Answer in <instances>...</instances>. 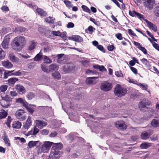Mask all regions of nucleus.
I'll return each instance as SVG.
<instances>
[{"label": "nucleus", "instance_id": "27", "mask_svg": "<svg viewBox=\"0 0 159 159\" xmlns=\"http://www.w3.org/2000/svg\"><path fill=\"white\" fill-rule=\"evenodd\" d=\"M39 143V141H30L28 143V146L29 148H31L32 147L36 146Z\"/></svg>", "mask_w": 159, "mask_h": 159}, {"label": "nucleus", "instance_id": "34", "mask_svg": "<svg viewBox=\"0 0 159 159\" xmlns=\"http://www.w3.org/2000/svg\"><path fill=\"white\" fill-rule=\"evenodd\" d=\"M149 137V134L146 132H143L141 135V137L143 139H146Z\"/></svg>", "mask_w": 159, "mask_h": 159}, {"label": "nucleus", "instance_id": "20", "mask_svg": "<svg viewBox=\"0 0 159 159\" xmlns=\"http://www.w3.org/2000/svg\"><path fill=\"white\" fill-rule=\"evenodd\" d=\"M49 72H52L54 71H56L58 69V66L56 64H52L50 65L48 67Z\"/></svg>", "mask_w": 159, "mask_h": 159}, {"label": "nucleus", "instance_id": "63", "mask_svg": "<svg viewBox=\"0 0 159 159\" xmlns=\"http://www.w3.org/2000/svg\"><path fill=\"white\" fill-rule=\"evenodd\" d=\"M97 47L98 49H99L100 51H102V52H105V51L103 48V47L101 45H98Z\"/></svg>", "mask_w": 159, "mask_h": 159}, {"label": "nucleus", "instance_id": "18", "mask_svg": "<svg viewBox=\"0 0 159 159\" xmlns=\"http://www.w3.org/2000/svg\"><path fill=\"white\" fill-rule=\"evenodd\" d=\"M2 66L7 69H10L12 67L13 64L8 60L3 61L2 62Z\"/></svg>", "mask_w": 159, "mask_h": 159}, {"label": "nucleus", "instance_id": "23", "mask_svg": "<svg viewBox=\"0 0 159 159\" xmlns=\"http://www.w3.org/2000/svg\"><path fill=\"white\" fill-rule=\"evenodd\" d=\"M151 124L154 127H159V119H153L151 122Z\"/></svg>", "mask_w": 159, "mask_h": 159}, {"label": "nucleus", "instance_id": "1", "mask_svg": "<svg viewBox=\"0 0 159 159\" xmlns=\"http://www.w3.org/2000/svg\"><path fill=\"white\" fill-rule=\"evenodd\" d=\"M26 40L23 36H18L15 38L11 43L12 48L16 52L22 50L25 44Z\"/></svg>", "mask_w": 159, "mask_h": 159}, {"label": "nucleus", "instance_id": "55", "mask_svg": "<svg viewBox=\"0 0 159 159\" xmlns=\"http://www.w3.org/2000/svg\"><path fill=\"white\" fill-rule=\"evenodd\" d=\"M22 74V72L20 70H18L12 73L11 75L16 76H19Z\"/></svg>", "mask_w": 159, "mask_h": 159}, {"label": "nucleus", "instance_id": "47", "mask_svg": "<svg viewBox=\"0 0 159 159\" xmlns=\"http://www.w3.org/2000/svg\"><path fill=\"white\" fill-rule=\"evenodd\" d=\"M64 2L66 6L68 8H70L72 7V5L71 4V2L67 0H65L64 1Z\"/></svg>", "mask_w": 159, "mask_h": 159}, {"label": "nucleus", "instance_id": "42", "mask_svg": "<svg viewBox=\"0 0 159 159\" xmlns=\"http://www.w3.org/2000/svg\"><path fill=\"white\" fill-rule=\"evenodd\" d=\"M7 113L5 111H2L0 113V119H2L4 118L7 116Z\"/></svg>", "mask_w": 159, "mask_h": 159}, {"label": "nucleus", "instance_id": "15", "mask_svg": "<svg viewBox=\"0 0 159 159\" xmlns=\"http://www.w3.org/2000/svg\"><path fill=\"white\" fill-rule=\"evenodd\" d=\"M98 78V77H88L86 79V82L88 84L92 85L95 84L97 82L95 80Z\"/></svg>", "mask_w": 159, "mask_h": 159}, {"label": "nucleus", "instance_id": "51", "mask_svg": "<svg viewBox=\"0 0 159 159\" xmlns=\"http://www.w3.org/2000/svg\"><path fill=\"white\" fill-rule=\"evenodd\" d=\"M137 12L136 11H129V14L132 17H136Z\"/></svg>", "mask_w": 159, "mask_h": 159}, {"label": "nucleus", "instance_id": "59", "mask_svg": "<svg viewBox=\"0 0 159 159\" xmlns=\"http://www.w3.org/2000/svg\"><path fill=\"white\" fill-rule=\"evenodd\" d=\"M115 75L118 77H123V75L120 71H117L115 72Z\"/></svg>", "mask_w": 159, "mask_h": 159}, {"label": "nucleus", "instance_id": "11", "mask_svg": "<svg viewBox=\"0 0 159 159\" xmlns=\"http://www.w3.org/2000/svg\"><path fill=\"white\" fill-rule=\"evenodd\" d=\"M35 124L36 126L39 128L42 129L47 125V122L45 121L40 120H35Z\"/></svg>", "mask_w": 159, "mask_h": 159}, {"label": "nucleus", "instance_id": "28", "mask_svg": "<svg viewBox=\"0 0 159 159\" xmlns=\"http://www.w3.org/2000/svg\"><path fill=\"white\" fill-rule=\"evenodd\" d=\"M37 43L34 41H31L30 42V45L29 46L28 49L29 50H32L35 47Z\"/></svg>", "mask_w": 159, "mask_h": 159}, {"label": "nucleus", "instance_id": "16", "mask_svg": "<svg viewBox=\"0 0 159 159\" xmlns=\"http://www.w3.org/2000/svg\"><path fill=\"white\" fill-rule=\"evenodd\" d=\"M74 65L71 63H69L65 66L64 70L65 71L66 70L67 72H70L73 70L75 69Z\"/></svg>", "mask_w": 159, "mask_h": 159}, {"label": "nucleus", "instance_id": "41", "mask_svg": "<svg viewBox=\"0 0 159 159\" xmlns=\"http://www.w3.org/2000/svg\"><path fill=\"white\" fill-rule=\"evenodd\" d=\"M14 71V70L11 71H5L4 73V78L6 79L7 78L8 76L12 75V74L11 73Z\"/></svg>", "mask_w": 159, "mask_h": 159}, {"label": "nucleus", "instance_id": "35", "mask_svg": "<svg viewBox=\"0 0 159 159\" xmlns=\"http://www.w3.org/2000/svg\"><path fill=\"white\" fill-rule=\"evenodd\" d=\"M93 68L95 69H99V70L102 71L106 70V69L103 66L96 65L93 66Z\"/></svg>", "mask_w": 159, "mask_h": 159}, {"label": "nucleus", "instance_id": "62", "mask_svg": "<svg viewBox=\"0 0 159 159\" xmlns=\"http://www.w3.org/2000/svg\"><path fill=\"white\" fill-rule=\"evenodd\" d=\"M1 9L3 11H9L8 7L6 6H2L1 7Z\"/></svg>", "mask_w": 159, "mask_h": 159}, {"label": "nucleus", "instance_id": "45", "mask_svg": "<svg viewBox=\"0 0 159 159\" xmlns=\"http://www.w3.org/2000/svg\"><path fill=\"white\" fill-rule=\"evenodd\" d=\"M81 7L83 10L84 11L89 13H90L91 11L86 6L84 5H82L81 6Z\"/></svg>", "mask_w": 159, "mask_h": 159}, {"label": "nucleus", "instance_id": "24", "mask_svg": "<svg viewBox=\"0 0 159 159\" xmlns=\"http://www.w3.org/2000/svg\"><path fill=\"white\" fill-rule=\"evenodd\" d=\"M21 124L18 121H15L13 123L12 126L14 129H19L20 128Z\"/></svg>", "mask_w": 159, "mask_h": 159}, {"label": "nucleus", "instance_id": "14", "mask_svg": "<svg viewBox=\"0 0 159 159\" xmlns=\"http://www.w3.org/2000/svg\"><path fill=\"white\" fill-rule=\"evenodd\" d=\"M32 125V122L31 120V118L29 116L26 122L23 125V127L25 129H28Z\"/></svg>", "mask_w": 159, "mask_h": 159}, {"label": "nucleus", "instance_id": "29", "mask_svg": "<svg viewBox=\"0 0 159 159\" xmlns=\"http://www.w3.org/2000/svg\"><path fill=\"white\" fill-rule=\"evenodd\" d=\"M26 30V29L24 27H19L15 29V31L20 33L25 31Z\"/></svg>", "mask_w": 159, "mask_h": 159}, {"label": "nucleus", "instance_id": "3", "mask_svg": "<svg viewBox=\"0 0 159 159\" xmlns=\"http://www.w3.org/2000/svg\"><path fill=\"white\" fill-rule=\"evenodd\" d=\"M52 143V142L49 141H45L43 143H39V150L38 151V154H39L42 152H45L48 151L50 149Z\"/></svg>", "mask_w": 159, "mask_h": 159}, {"label": "nucleus", "instance_id": "25", "mask_svg": "<svg viewBox=\"0 0 159 159\" xmlns=\"http://www.w3.org/2000/svg\"><path fill=\"white\" fill-rule=\"evenodd\" d=\"M16 102L21 103L23 106L25 107L28 106V103L24 100L21 98H19L16 100Z\"/></svg>", "mask_w": 159, "mask_h": 159}, {"label": "nucleus", "instance_id": "6", "mask_svg": "<svg viewBox=\"0 0 159 159\" xmlns=\"http://www.w3.org/2000/svg\"><path fill=\"white\" fill-rule=\"evenodd\" d=\"M29 7L32 8L33 9H36L38 13L41 16H46L47 13L46 11H43L42 8L38 7L37 6L33 5L32 4H30L29 5Z\"/></svg>", "mask_w": 159, "mask_h": 159}, {"label": "nucleus", "instance_id": "32", "mask_svg": "<svg viewBox=\"0 0 159 159\" xmlns=\"http://www.w3.org/2000/svg\"><path fill=\"white\" fill-rule=\"evenodd\" d=\"M42 53L39 52L34 57V60L35 61H39L41 60Z\"/></svg>", "mask_w": 159, "mask_h": 159}, {"label": "nucleus", "instance_id": "5", "mask_svg": "<svg viewBox=\"0 0 159 159\" xmlns=\"http://www.w3.org/2000/svg\"><path fill=\"white\" fill-rule=\"evenodd\" d=\"M112 87V84L111 83L105 81L101 84L100 88L102 91L107 92L111 90Z\"/></svg>", "mask_w": 159, "mask_h": 159}, {"label": "nucleus", "instance_id": "54", "mask_svg": "<svg viewBox=\"0 0 159 159\" xmlns=\"http://www.w3.org/2000/svg\"><path fill=\"white\" fill-rule=\"evenodd\" d=\"M51 50V48L49 46H47L43 48V51L44 52H49Z\"/></svg>", "mask_w": 159, "mask_h": 159}, {"label": "nucleus", "instance_id": "53", "mask_svg": "<svg viewBox=\"0 0 159 159\" xmlns=\"http://www.w3.org/2000/svg\"><path fill=\"white\" fill-rule=\"evenodd\" d=\"M42 98L45 100L49 99L50 101H51V99L50 98L49 96L47 94H43Z\"/></svg>", "mask_w": 159, "mask_h": 159}, {"label": "nucleus", "instance_id": "39", "mask_svg": "<svg viewBox=\"0 0 159 159\" xmlns=\"http://www.w3.org/2000/svg\"><path fill=\"white\" fill-rule=\"evenodd\" d=\"M35 96V94L32 92L29 93L26 96L27 98L28 99L30 100H32L33 98H34Z\"/></svg>", "mask_w": 159, "mask_h": 159}, {"label": "nucleus", "instance_id": "52", "mask_svg": "<svg viewBox=\"0 0 159 159\" xmlns=\"http://www.w3.org/2000/svg\"><path fill=\"white\" fill-rule=\"evenodd\" d=\"M52 33L56 36H60L61 35V33L59 31H52Z\"/></svg>", "mask_w": 159, "mask_h": 159}, {"label": "nucleus", "instance_id": "44", "mask_svg": "<svg viewBox=\"0 0 159 159\" xmlns=\"http://www.w3.org/2000/svg\"><path fill=\"white\" fill-rule=\"evenodd\" d=\"M5 56V52L1 48H0V59H3Z\"/></svg>", "mask_w": 159, "mask_h": 159}, {"label": "nucleus", "instance_id": "2", "mask_svg": "<svg viewBox=\"0 0 159 159\" xmlns=\"http://www.w3.org/2000/svg\"><path fill=\"white\" fill-rule=\"evenodd\" d=\"M52 149L54 151H52L50 155L51 157L56 159L59 158L61 156L62 153L61 151H60L63 148V145L61 143H53Z\"/></svg>", "mask_w": 159, "mask_h": 159}, {"label": "nucleus", "instance_id": "60", "mask_svg": "<svg viewBox=\"0 0 159 159\" xmlns=\"http://www.w3.org/2000/svg\"><path fill=\"white\" fill-rule=\"evenodd\" d=\"M116 37L119 40H122L123 37L122 36V34L120 33H118L115 35Z\"/></svg>", "mask_w": 159, "mask_h": 159}, {"label": "nucleus", "instance_id": "10", "mask_svg": "<svg viewBox=\"0 0 159 159\" xmlns=\"http://www.w3.org/2000/svg\"><path fill=\"white\" fill-rule=\"evenodd\" d=\"M115 126L117 128L121 129H125L127 127V125L123 121H118L116 123Z\"/></svg>", "mask_w": 159, "mask_h": 159}, {"label": "nucleus", "instance_id": "40", "mask_svg": "<svg viewBox=\"0 0 159 159\" xmlns=\"http://www.w3.org/2000/svg\"><path fill=\"white\" fill-rule=\"evenodd\" d=\"M154 12L156 16L159 17V4L155 8Z\"/></svg>", "mask_w": 159, "mask_h": 159}, {"label": "nucleus", "instance_id": "4", "mask_svg": "<svg viewBox=\"0 0 159 159\" xmlns=\"http://www.w3.org/2000/svg\"><path fill=\"white\" fill-rule=\"evenodd\" d=\"M127 92V90L125 88L121 87L119 84H117L114 90L115 95L117 97L124 96Z\"/></svg>", "mask_w": 159, "mask_h": 159}, {"label": "nucleus", "instance_id": "61", "mask_svg": "<svg viewBox=\"0 0 159 159\" xmlns=\"http://www.w3.org/2000/svg\"><path fill=\"white\" fill-rule=\"evenodd\" d=\"M41 134L43 135H47L48 133V131L46 129H44L41 131Z\"/></svg>", "mask_w": 159, "mask_h": 159}, {"label": "nucleus", "instance_id": "50", "mask_svg": "<svg viewBox=\"0 0 159 159\" xmlns=\"http://www.w3.org/2000/svg\"><path fill=\"white\" fill-rule=\"evenodd\" d=\"M41 68L42 70L44 72L49 73V69L48 70L44 65H41Z\"/></svg>", "mask_w": 159, "mask_h": 159}, {"label": "nucleus", "instance_id": "26", "mask_svg": "<svg viewBox=\"0 0 159 159\" xmlns=\"http://www.w3.org/2000/svg\"><path fill=\"white\" fill-rule=\"evenodd\" d=\"M1 106L4 108L8 107L11 105L10 102L2 99L1 102Z\"/></svg>", "mask_w": 159, "mask_h": 159}, {"label": "nucleus", "instance_id": "64", "mask_svg": "<svg viewBox=\"0 0 159 159\" xmlns=\"http://www.w3.org/2000/svg\"><path fill=\"white\" fill-rule=\"evenodd\" d=\"M153 47L157 50L159 51V45L156 43H153Z\"/></svg>", "mask_w": 159, "mask_h": 159}, {"label": "nucleus", "instance_id": "22", "mask_svg": "<svg viewBox=\"0 0 159 159\" xmlns=\"http://www.w3.org/2000/svg\"><path fill=\"white\" fill-rule=\"evenodd\" d=\"M18 80V79L16 78H11L8 80V84L9 85L13 86L16 82Z\"/></svg>", "mask_w": 159, "mask_h": 159}, {"label": "nucleus", "instance_id": "13", "mask_svg": "<svg viewBox=\"0 0 159 159\" xmlns=\"http://www.w3.org/2000/svg\"><path fill=\"white\" fill-rule=\"evenodd\" d=\"M10 38L9 36L5 37L2 43V46L4 49L8 48L9 43L10 41Z\"/></svg>", "mask_w": 159, "mask_h": 159}, {"label": "nucleus", "instance_id": "37", "mask_svg": "<svg viewBox=\"0 0 159 159\" xmlns=\"http://www.w3.org/2000/svg\"><path fill=\"white\" fill-rule=\"evenodd\" d=\"M151 144L149 143H143L140 145V147L141 148L146 149L151 146Z\"/></svg>", "mask_w": 159, "mask_h": 159}, {"label": "nucleus", "instance_id": "8", "mask_svg": "<svg viewBox=\"0 0 159 159\" xmlns=\"http://www.w3.org/2000/svg\"><path fill=\"white\" fill-rule=\"evenodd\" d=\"M150 104V102L148 101L141 102L139 104V107L140 109L143 111H145L148 110L146 106H149Z\"/></svg>", "mask_w": 159, "mask_h": 159}, {"label": "nucleus", "instance_id": "38", "mask_svg": "<svg viewBox=\"0 0 159 159\" xmlns=\"http://www.w3.org/2000/svg\"><path fill=\"white\" fill-rule=\"evenodd\" d=\"M7 86L6 85H2L0 86V92L4 93L5 92L7 89Z\"/></svg>", "mask_w": 159, "mask_h": 159}, {"label": "nucleus", "instance_id": "49", "mask_svg": "<svg viewBox=\"0 0 159 159\" xmlns=\"http://www.w3.org/2000/svg\"><path fill=\"white\" fill-rule=\"evenodd\" d=\"M136 17H137L140 20H145L143 18V15L137 12L136 15Z\"/></svg>", "mask_w": 159, "mask_h": 159}, {"label": "nucleus", "instance_id": "12", "mask_svg": "<svg viewBox=\"0 0 159 159\" xmlns=\"http://www.w3.org/2000/svg\"><path fill=\"white\" fill-rule=\"evenodd\" d=\"M15 89L20 94L25 93L26 91L25 88L21 84H17L15 86Z\"/></svg>", "mask_w": 159, "mask_h": 159}, {"label": "nucleus", "instance_id": "7", "mask_svg": "<svg viewBox=\"0 0 159 159\" xmlns=\"http://www.w3.org/2000/svg\"><path fill=\"white\" fill-rule=\"evenodd\" d=\"M24 113L23 110L20 109L16 111L15 113V116L16 117L20 120H23L26 119V116Z\"/></svg>", "mask_w": 159, "mask_h": 159}, {"label": "nucleus", "instance_id": "56", "mask_svg": "<svg viewBox=\"0 0 159 159\" xmlns=\"http://www.w3.org/2000/svg\"><path fill=\"white\" fill-rule=\"evenodd\" d=\"M139 49L141 51H142L144 54H147V52L146 49L143 47L141 46L140 47V48Z\"/></svg>", "mask_w": 159, "mask_h": 159}, {"label": "nucleus", "instance_id": "33", "mask_svg": "<svg viewBox=\"0 0 159 159\" xmlns=\"http://www.w3.org/2000/svg\"><path fill=\"white\" fill-rule=\"evenodd\" d=\"M55 19L54 18L49 16L45 19V21L46 22L48 23L53 24L54 23V21Z\"/></svg>", "mask_w": 159, "mask_h": 159}, {"label": "nucleus", "instance_id": "48", "mask_svg": "<svg viewBox=\"0 0 159 159\" xmlns=\"http://www.w3.org/2000/svg\"><path fill=\"white\" fill-rule=\"evenodd\" d=\"M39 131V129L37 128L36 126H34L33 129V135L37 134Z\"/></svg>", "mask_w": 159, "mask_h": 159}, {"label": "nucleus", "instance_id": "30", "mask_svg": "<svg viewBox=\"0 0 159 159\" xmlns=\"http://www.w3.org/2000/svg\"><path fill=\"white\" fill-rule=\"evenodd\" d=\"M3 139L6 146H10V141L6 134H4Z\"/></svg>", "mask_w": 159, "mask_h": 159}, {"label": "nucleus", "instance_id": "36", "mask_svg": "<svg viewBox=\"0 0 159 159\" xmlns=\"http://www.w3.org/2000/svg\"><path fill=\"white\" fill-rule=\"evenodd\" d=\"M43 60L44 62L47 64H50L52 62V60H51L49 57L46 56H43Z\"/></svg>", "mask_w": 159, "mask_h": 159}, {"label": "nucleus", "instance_id": "43", "mask_svg": "<svg viewBox=\"0 0 159 159\" xmlns=\"http://www.w3.org/2000/svg\"><path fill=\"white\" fill-rule=\"evenodd\" d=\"M136 84L140 87L141 88H143L144 89L147 91L148 85L147 84H143L141 83H138Z\"/></svg>", "mask_w": 159, "mask_h": 159}, {"label": "nucleus", "instance_id": "57", "mask_svg": "<svg viewBox=\"0 0 159 159\" xmlns=\"http://www.w3.org/2000/svg\"><path fill=\"white\" fill-rule=\"evenodd\" d=\"M108 50L110 51H112L115 48L113 45H111L109 46H108L107 47Z\"/></svg>", "mask_w": 159, "mask_h": 159}, {"label": "nucleus", "instance_id": "31", "mask_svg": "<svg viewBox=\"0 0 159 159\" xmlns=\"http://www.w3.org/2000/svg\"><path fill=\"white\" fill-rule=\"evenodd\" d=\"M52 75L53 79L55 80H59L61 78V75L59 73L57 72L52 74Z\"/></svg>", "mask_w": 159, "mask_h": 159}, {"label": "nucleus", "instance_id": "46", "mask_svg": "<svg viewBox=\"0 0 159 159\" xmlns=\"http://www.w3.org/2000/svg\"><path fill=\"white\" fill-rule=\"evenodd\" d=\"M2 99L9 102H11L12 100V98L9 97L8 95H6L4 97H2Z\"/></svg>", "mask_w": 159, "mask_h": 159}, {"label": "nucleus", "instance_id": "19", "mask_svg": "<svg viewBox=\"0 0 159 159\" xmlns=\"http://www.w3.org/2000/svg\"><path fill=\"white\" fill-rule=\"evenodd\" d=\"M9 57L10 60L12 61L18 62H19V59L16 57L14 54V53L12 52H10L9 54Z\"/></svg>", "mask_w": 159, "mask_h": 159}, {"label": "nucleus", "instance_id": "9", "mask_svg": "<svg viewBox=\"0 0 159 159\" xmlns=\"http://www.w3.org/2000/svg\"><path fill=\"white\" fill-rule=\"evenodd\" d=\"M144 3L146 7L149 10L152 9L156 5L155 0H144Z\"/></svg>", "mask_w": 159, "mask_h": 159}, {"label": "nucleus", "instance_id": "58", "mask_svg": "<svg viewBox=\"0 0 159 159\" xmlns=\"http://www.w3.org/2000/svg\"><path fill=\"white\" fill-rule=\"evenodd\" d=\"M10 95L11 97H14L16 96L17 93L15 91L13 90L10 91Z\"/></svg>", "mask_w": 159, "mask_h": 159}, {"label": "nucleus", "instance_id": "21", "mask_svg": "<svg viewBox=\"0 0 159 159\" xmlns=\"http://www.w3.org/2000/svg\"><path fill=\"white\" fill-rule=\"evenodd\" d=\"M70 39L73 41L79 42H81L83 40V38L79 35L73 36L70 38Z\"/></svg>", "mask_w": 159, "mask_h": 159}, {"label": "nucleus", "instance_id": "17", "mask_svg": "<svg viewBox=\"0 0 159 159\" xmlns=\"http://www.w3.org/2000/svg\"><path fill=\"white\" fill-rule=\"evenodd\" d=\"M144 20L147 23L148 26L149 28L152 29L155 32L157 30V28L154 24L151 23L147 20Z\"/></svg>", "mask_w": 159, "mask_h": 159}]
</instances>
